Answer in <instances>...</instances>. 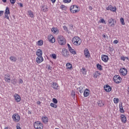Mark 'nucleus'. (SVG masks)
<instances>
[{
	"label": "nucleus",
	"instance_id": "49",
	"mask_svg": "<svg viewBox=\"0 0 129 129\" xmlns=\"http://www.w3.org/2000/svg\"><path fill=\"white\" fill-rule=\"evenodd\" d=\"M53 37V35L48 36V39L50 41V40L52 39V38Z\"/></svg>",
	"mask_w": 129,
	"mask_h": 129
},
{
	"label": "nucleus",
	"instance_id": "33",
	"mask_svg": "<svg viewBox=\"0 0 129 129\" xmlns=\"http://www.w3.org/2000/svg\"><path fill=\"white\" fill-rule=\"evenodd\" d=\"M60 9H61V10L65 11L67 9V7H66V6H65L64 5H61L60 6Z\"/></svg>",
	"mask_w": 129,
	"mask_h": 129
},
{
	"label": "nucleus",
	"instance_id": "35",
	"mask_svg": "<svg viewBox=\"0 0 129 129\" xmlns=\"http://www.w3.org/2000/svg\"><path fill=\"white\" fill-rule=\"evenodd\" d=\"M11 81L13 85H16V84H17V79H13L11 80Z\"/></svg>",
	"mask_w": 129,
	"mask_h": 129
},
{
	"label": "nucleus",
	"instance_id": "38",
	"mask_svg": "<svg viewBox=\"0 0 129 129\" xmlns=\"http://www.w3.org/2000/svg\"><path fill=\"white\" fill-rule=\"evenodd\" d=\"M52 101L55 104H57V103H58V100L55 98L52 99Z\"/></svg>",
	"mask_w": 129,
	"mask_h": 129
},
{
	"label": "nucleus",
	"instance_id": "22",
	"mask_svg": "<svg viewBox=\"0 0 129 129\" xmlns=\"http://www.w3.org/2000/svg\"><path fill=\"white\" fill-rule=\"evenodd\" d=\"M41 120H42L44 123H47L48 122V119L47 116H44L42 117Z\"/></svg>",
	"mask_w": 129,
	"mask_h": 129
},
{
	"label": "nucleus",
	"instance_id": "37",
	"mask_svg": "<svg viewBox=\"0 0 129 129\" xmlns=\"http://www.w3.org/2000/svg\"><path fill=\"white\" fill-rule=\"evenodd\" d=\"M120 22L121 23V25H124L125 23H124V19L123 18H121L120 19Z\"/></svg>",
	"mask_w": 129,
	"mask_h": 129
},
{
	"label": "nucleus",
	"instance_id": "11",
	"mask_svg": "<svg viewBox=\"0 0 129 129\" xmlns=\"http://www.w3.org/2000/svg\"><path fill=\"white\" fill-rule=\"evenodd\" d=\"M106 10L107 11H111V12L115 13V12H116V7H113L111 5H109L106 8Z\"/></svg>",
	"mask_w": 129,
	"mask_h": 129
},
{
	"label": "nucleus",
	"instance_id": "27",
	"mask_svg": "<svg viewBox=\"0 0 129 129\" xmlns=\"http://www.w3.org/2000/svg\"><path fill=\"white\" fill-rule=\"evenodd\" d=\"M37 44L38 46H43V44H44V41H43V40H39L37 42Z\"/></svg>",
	"mask_w": 129,
	"mask_h": 129
},
{
	"label": "nucleus",
	"instance_id": "53",
	"mask_svg": "<svg viewBox=\"0 0 129 129\" xmlns=\"http://www.w3.org/2000/svg\"><path fill=\"white\" fill-rule=\"evenodd\" d=\"M63 29H64L65 31H68V28H67V26H63Z\"/></svg>",
	"mask_w": 129,
	"mask_h": 129
},
{
	"label": "nucleus",
	"instance_id": "14",
	"mask_svg": "<svg viewBox=\"0 0 129 129\" xmlns=\"http://www.w3.org/2000/svg\"><path fill=\"white\" fill-rule=\"evenodd\" d=\"M36 61L37 63L40 64V63H42V62L44 61V58H43V56H39L36 58Z\"/></svg>",
	"mask_w": 129,
	"mask_h": 129
},
{
	"label": "nucleus",
	"instance_id": "64",
	"mask_svg": "<svg viewBox=\"0 0 129 129\" xmlns=\"http://www.w3.org/2000/svg\"><path fill=\"white\" fill-rule=\"evenodd\" d=\"M127 91L129 93V85L128 86Z\"/></svg>",
	"mask_w": 129,
	"mask_h": 129
},
{
	"label": "nucleus",
	"instance_id": "52",
	"mask_svg": "<svg viewBox=\"0 0 129 129\" xmlns=\"http://www.w3.org/2000/svg\"><path fill=\"white\" fill-rule=\"evenodd\" d=\"M23 80L22 79H20L19 80V83L22 84L23 83Z\"/></svg>",
	"mask_w": 129,
	"mask_h": 129
},
{
	"label": "nucleus",
	"instance_id": "36",
	"mask_svg": "<svg viewBox=\"0 0 129 129\" xmlns=\"http://www.w3.org/2000/svg\"><path fill=\"white\" fill-rule=\"evenodd\" d=\"M114 103H118V102L119 101V99L118 98H114L113 99Z\"/></svg>",
	"mask_w": 129,
	"mask_h": 129
},
{
	"label": "nucleus",
	"instance_id": "23",
	"mask_svg": "<svg viewBox=\"0 0 129 129\" xmlns=\"http://www.w3.org/2000/svg\"><path fill=\"white\" fill-rule=\"evenodd\" d=\"M97 104L98 106H100V107H102L103 106H104V102H103L102 100L98 101Z\"/></svg>",
	"mask_w": 129,
	"mask_h": 129
},
{
	"label": "nucleus",
	"instance_id": "16",
	"mask_svg": "<svg viewBox=\"0 0 129 129\" xmlns=\"http://www.w3.org/2000/svg\"><path fill=\"white\" fill-rule=\"evenodd\" d=\"M101 59H102V61H103L104 62H106L108 61V59H109V58L108 57V55H103L101 56Z\"/></svg>",
	"mask_w": 129,
	"mask_h": 129
},
{
	"label": "nucleus",
	"instance_id": "39",
	"mask_svg": "<svg viewBox=\"0 0 129 129\" xmlns=\"http://www.w3.org/2000/svg\"><path fill=\"white\" fill-rule=\"evenodd\" d=\"M4 80H5L6 82H8V83H10V82H11V78L4 79Z\"/></svg>",
	"mask_w": 129,
	"mask_h": 129
},
{
	"label": "nucleus",
	"instance_id": "58",
	"mask_svg": "<svg viewBox=\"0 0 129 129\" xmlns=\"http://www.w3.org/2000/svg\"><path fill=\"white\" fill-rule=\"evenodd\" d=\"M19 6L20 7V8H23V7H24V6L23 5V4L22 3L19 4Z\"/></svg>",
	"mask_w": 129,
	"mask_h": 129
},
{
	"label": "nucleus",
	"instance_id": "32",
	"mask_svg": "<svg viewBox=\"0 0 129 129\" xmlns=\"http://www.w3.org/2000/svg\"><path fill=\"white\" fill-rule=\"evenodd\" d=\"M75 91H74V90H72L71 92V96H72L74 99H75Z\"/></svg>",
	"mask_w": 129,
	"mask_h": 129
},
{
	"label": "nucleus",
	"instance_id": "29",
	"mask_svg": "<svg viewBox=\"0 0 129 129\" xmlns=\"http://www.w3.org/2000/svg\"><path fill=\"white\" fill-rule=\"evenodd\" d=\"M29 16L30 17V18H34V13L32 11H29L28 12Z\"/></svg>",
	"mask_w": 129,
	"mask_h": 129
},
{
	"label": "nucleus",
	"instance_id": "7",
	"mask_svg": "<svg viewBox=\"0 0 129 129\" xmlns=\"http://www.w3.org/2000/svg\"><path fill=\"white\" fill-rule=\"evenodd\" d=\"M69 51L66 49V48H62V51H61V54L63 57H66L67 58V57H69L70 56V54H69Z\"/></svg>",
	"mask_w": 129,
	"mask_h": 129
},
{
	"label": "nucleus",
	"instance_id": "6",
	"mask_svg": "<svg viewBox=\"0 0 129 129\" xmlns=\"http://www.w3.org/2000/svg\"><path fill=\"white\" fill-rule=\"evenodd\" d=\"M108 24L109 27H113L115 26V24H116V21L113 18H110L108 21Z\"/></svg>",
	"mask_w": 129,
	"mask_h": 129
},
{
	"label": "nucleus",
	"instance_id": "20",
	"mask_svg": "<svg viewBox=\"0 0 129 129\" xmlns=\"http://www.w3.org/2000/svg\"><path fill=\"white\" fill-rule=\"evenodd\" d=\"M52 87L53 89L57 90L58 87H59V85L56 82H53Z\"/></svg>",
	"mask_w": 129,
	"mask_h": 129
},
{
	"label": "nucleus",
	"instance_id": "61",
	"mask_svg": "<svg viewBox=\"0 0 129 129\" xmlns=\"http://www.w3.org/2000/svg\"><path fill=\"white\" fill-rule=\"evenodd\" d=\"M89 10H90V11H92V10H93V8H92V7L89 6Z\"/></svg>",
	"mask_w": 129,
	"mask_h": 129
},
{
	"label": "nucleus",
	"instance_id": "50",
	"mask_svg": "<svg viewBox=\"0 0 129 129\" xmlns=\"http://www.w3.org/2000/svg\"><path fill=\"white\" fill-rule=\"evenodd\" d=\"M5 18L6 19H7V20H10V18L9 17V14H5Z\"/></svg>",
	"mask_w": 129,
	"mask_h": 129
},
{
	"label": "nucleus",
	"instance_id": "2",
	"mask_svg": "<svg viewBox=\"0 0 129 129\" xmlns=\"http://www.w3.org/2000/svg\"><path fill=\"white\" fill-rule=\"evenodd\" d=\"M34 127L35 129H43L44 128V125L41 122L37 121L34 122Z\"/></svg>",
	"mask_w": 129,
	"mask_h": 129
},
{
	"label": "nucleus",
	"instance_id": "3",
	"mask_svg": "<svg viewBox=\"0 0 129 129\" xmlns=\"http://www.w3.org/2000/svg\"><path fill=\"white\" fill-rule=\"evenodd\" d=\"M70 11L72 14H76V13H78L79 12V10H78V6L77 5H73L71 6Z\"/></svg>",
	"mask_w": 129,
	"mask_h": 129
},
{
	"label": "nucleus",
	"instance_id": "31",
	"mask_svg": "<svg viewBox=\"0 0 129 129\" xmlns=\"http://www.w3.org/2000/svg\"><path fill=\"white\" fill-rule=\"evenodd\" d=\"M81 72L84 75H86V69L83 68L81 70Z\"/></svg>",
	"mask_w": 129,
	"mask_h": 129
},
{
	"label": "nucleus",
	"instance_id": "17",
	"mask_svg": "<svg viewBox=\"0 0 129 129\" xmlns=\"http://www.w3.org/2000/svg\"><path fill=\"white\" fill-rule=\"evenodd\" d=\"M90 93V91H89L88 89H86L85 91L84 92V97H87V96H89Z\"/></svg>",
	"mask_w": 129,
	"mask_h": 129
},
{
	"label": "nucleus",
	"instance_id": "12",
	"mask_svg": "<svg viewBox=\"0 0 129 129\" xmlns=\"http://www.w3.org/2000/svg\"><path fill=\"white\" fill-rule=\"evenodd\" d=\"M104 90L106 91V92H110V91L111 90L112 88L109 85H105L104 86Z\"/></svg>",
	"mask_w": 129,
	"mask_h": 129
},
{
	"label": "nucleus",
	"instance_id": "24",
	"mask_svg": "<svg viewBox=\"0 0 129 129\" xmlns=\"http://www.w3.org/2000/svg\"><path fill=\"white\" fill-rule=\"evenodd\" d=\"M51 32L54 34H56L59 33V30H58L57 28L52 27L51 28Z\"/></svg>",
	"mask_w": 129,
	"mask_h": 129
},
{
	"label": "nucleus",
	"instance_id": "15",
	"mask_svg": "<svg viewBox=\"0 0 129 129\" xmlns=\"http://www.w3.org/2000/svg\"><path fill=\"white\" fill-rule=\"evenodd\" d=\"M14 96L16 102H20L21 101V96L18 94H15Z\"/></svg>",
	"mask_w": 129,
	"mask_h": 129
},
{
	"label": "nucleus",
	"instance_id": "47",
	"mask_svg": "<svg viewBox=\"0 0 129 129\" xmlns=\"http://www.w3.org/2000/svg\"><path fill=\"white\" fill-rule=\"evenodd\" d=\"M10 1L12 5H15V3H16V0H10Z\"/></svg>",
	"mask_w": 129,
	"mask_h": 129
},
{
	"label": "nucleus",
	"instance_id": "48",
	"mask_svg": "<svg viewBox=\"0 0 129 129\" xmlns=\"http://www.w3.org/2000/svg\"><path fill=\"white\" fill-rule=\"evenodd\" d=\"M100 23H102L103 24H106V23H105V20H104V19H103L100 20Z\"/></svg>",
	"mask_w": 129,
	"mask_h": 129
},
{
	"label": "nucleus",
	"instance_id": "63",
	"mask_svg": "<svg viewBox=\"0 0 129 129\" xmlns=\"http://www.w3.org/2000/svg\"><path fill=\"white\" fill-rule=\"evenodd\" d=\"M17 129H22L20 126H17Z\"/></svg>",
	"mask_w": 129,
	"mask_h": 129
},
{
	"label": "nucleus",
	"instance_id": "40",
	"mask_svg": "<svg viewBox=\"0 0 129 129\" xmlns=\"http://www.w3.org/2000/svg\"><path fill=\"white\" fill-rule=\"evenodd\" d=\"M79 91L81 94V93H83V88H82V87H80L79 88Z\"/></svg>",
	"mask_w": 129,
	"mask_h": 129
},
{
	"label": "nucleus",
	"instance_id": "4",
	"mask_svg": "<svg viewBox=\"0 0 129 129\" xmlns=\"http://www.w3.org/2000/svg\"><path fill=\"white\" fill-rule=\"evenodd\" d=\"M57 41L59 45H65L66 44V40L63 36H59L57 38Z\"/></svg>",
	"mask_w": 129,
	"mask_h": 129
},
{
	"label": "nucleus",
	"instance_id": "51",
	"mask_svg": "<svg viewBox=\"0 0 129 129\" xmlns=\"http://www.w3.org/2000/svg\"><path fill=\"white\" fill-rule=\"evenodd\" d=\"M121 60H122V61H125V56H121Z\"/></svg>",
	"mask_w": 129,
	"mask_h": 129
},
{
	"label": "nucleus",
	"instance_id": "60",
	"mask_svg": "<svg viewBox=\"0 0 129 129\" xmlns=\"http://www.w3.org/2000/svg\"><path fill=\"white\" fill-rule=\"evenodd\" d=\"M51 1L52 4H55V3L56 2V0H51Z\"/></svg>",
	"mask_w": 129,
	"mask_h": 129
},
{
	"label": "nucleus",
	"instance_id": "9",
	"mask_svg": "<svg viewBox=\"0 0 129 129\" xmlns=\"http://www.w3.org/2000/svg\"><path fill=\"white\" fill-rule=\"evenodd\" d=\"M119 73L122 76H125L127 74V70L125 68H121L119 70Z\"/></svg>",
	"mask_w": 129,
	"mask_h": 129
},
{
	"label": "nucleus",
	"instance_id": "21",
	"mask_svg": "<svg viewBox=\"0 0 129 129\" xmlns=\"http://www.w3.org/2000/svg\"><path fill=\"white\" fill-rule=\"evenodd\" d=\"M119 108L121 113H124V110L123 109V107L122 106V103L119 104Z\"/></svg>",
	"mask_w": 129,
	"mask_h": 129
},
{
	"label": "nucleus",
	"instance_id": "25",
	"mask_svg": "<svg viewBox=\"0 0 129 129\" xmlns=\"http://www.w3.org/2000/svg\"><path fill=\"white\" fill-rule=\"evenodd\" d=\"M10 59L11 60V61H12V62H16L17 57L16 56H11L10 57Z\"/></svg>",
	"mask_w": 129,
	"mask_h": 129
},
{
	"label": "nucleus",
	"instance_id": "5",
	"mask_svg": "<svg viewBox=\"0 0 129 129\" xmlns=\"http://www.w3.org/2000/svg\"><path fill=\"white\" fill-rule=\"evenodd\" d=\"M113 80L114 82H115V83L119 84V83H120L121 82V80H122V79H121V77H120L119 76L115 75L113 78Z\"/></svg>",
	"mask_w": 129,
	"mask_h": 129
},
{
	"label": "nucleus",
	"instance_id": "1",
	"mask_svg": "<svg viewBox=\"0 0 129 129\" xmlns=\"http://www.w3.org/2000/svg\"><path fill=\"white\" fill-rule=\"evenodd\" d=\"M72 42L75 46H79L82 43V40L78 36H75L72 39Z\"/></svg>",
	"mask_w": 129,
	"mask_h": 129
},
{
	"label": "nucleus",
	"instance_id": "34",
	"mask_svg": "<svg viewBox=\"0 0 129 129\" xmlns=\"http://www.w3.org/2000/svg\"><path fill=\"white\" fill-rule=\"evenodd\" d=\"M50 106H51V107H53V108H57V106L56 104H54L53 103H51L50 104Z\"/></svg>",
	"mask_w": 129,
	"mask_h": 129
},
{
	"label": "nucleus",
	"instance_id": "10",
	"mask_svg": "<svg viewBox=\"0 0 129 129\" xmlns=\"http://www.w3.org/2000/svg\"><path fill=\"white\" fill-rule=\"evenodd\" d=\"M67 46L68 47L69 51H70V53H72L73 55L76 54V51H75L72 47H71V46L69 43L67 44Z\"/></svg>",
	"mask_w": 129,
	"mask_h": 129
},
{
	"label": "nucleus",
	"instance_id": "45",
	"mask_svg": "<svg viewBox=\"0 0 129 129\" xmlns=\"http://www.w3.org/2000/svg\"><path fill=\"white\" fill-rule=\"evenodd\" d=\"M49 42H50V43H55V38H54V37L50 39Z\"/></svg>",
	"mask_w": 129,
	"mask_h": 129
},
{
	"label": "nucleus",
	"instance_id": "44",
	"mask_svg": "<svg viewBox=\"0 0 129 129\" xmlns=\"http://www.w3.org/2000/svg\"><path fill=\"white\" fill-rule=\"evenodd\" d=\"M43 12H44L45 13H46V12H48V8H47L46 6H45L44 9H43Z\"/></svg>",
	"mask_w": 129,
	"mask_h": 129
},
{
	"label": "nucleus",
	"instance_id": "28",
	"mask_svg": "<svg viewBox=\"0 0 129 129\" xmlns=\"http://www.w3.org/2000/svg\"><path fill=\"white\" fill-rule=\"evenodd\" d=\"M5 14L6 15H10V14H11V12H10V8H9V7L6 8Z\"/></svg>",
	"mask_w": 129,
	"mask_h": 129
},
{
	"label": "nucleus",
	"instance_id": "26",
	"mask_svg": "<svg viewBox=\"0 0 129 129\" xmlns=\"http://www.w3.org/2000/svg\"><path fill=\"white\" fill-rule=\"evenodd\" d=\"M66 66H67V69H70V70L72 69V64L68 62L66 64Z\"/></svg>",
	"mask_w": 129,
	"mask_h": 129
},
{
	"label": "nucleus",
	"instance_id": "55",
	"mask_svg": "<svg viewBox=\"0 0 129 129\" xmlns=\"http://www.w3.org/2000/svg\"><path fill=\"white\" fill-rule=\"evenodd\" d=\"M118 41L117 40H115L113 41L114 44H118Z\"/></svg>",
	"mask_w": 129,
	"mask_h": 129
},
{
	"label": "nucleus",
	"instance_id": "8",
	"mask_svg": "<svg viewBox=\"0 0 129 129\" xmlns=\"http://www.w3.org/2000/svg\"><path fill=\"white\" fill-rule=\"evenodd\" d=\"M12 118L13 119V121H15L16 122L20 121V119H21L20 115L17 113L14 114L13 115Z\"/></svg>",
	"mask_w": 129,
	"mask_h": 129
},
{
	"label": "nucleus",
	"instance_id": "42",
	"mask_svg": "<svg viewBox=\"0 0 129 129\" xmlns=\"http://www.w3.org/2000/svg\"><path fill=\"white\" fill-rule=\"evenodd\" d=\"M51 57H52V58H53V59H57V55H56L55 54L53 53L51 55Z\"/></svg>",
	"mask_w": 129,
	"mask_h": 129
},
{
	"label": "nucleus",
	"instance_id": "62",
	"mask_svg": "<svg viewBox=\"0 0 129 129\" xmlns=\"http://www.w3.org/2000/svg\"><path fill=\"white\" fill-rule=\"evenodd\" d=\"M28 114H32V111L29 110L28 111Z\"/></svg>",
	"mask_w": 129,
	"mask_h": 129
},
{
	"label": "nucleus",
	"instance_id": "54",
	"mask_svg": "<svg viewBox=\"0 0 129 129\" xmlns=\"http://www.w3.org/2000/svg\"><path fill=\"white\" fill-rule=\"evenodd\" d=\"M3 15H4V11H0V17H1V16H3Z\"/></svg>",
	"mask_w": 129,
	"mask_h": 129
},
{
	"label": "nucleus",
	"instance_id": "30",
	"mask_svg": "<svg viewBox=\"0 0 129 129\" xmlns=\"http://www.w3.org/2000/svg\"><path fill=\"white\" fill-rule=\"evenodd\" d=\"M97 68L98 70L101 71V70H102V66H101V64L98 63L97 64Z\"/></svg>",
	"mask_w": 129,
	"mask_h": 129
},
{
	"label": "nucleus",
	"instance_id": "59",
	"mask_svg": "<svg viewBox=\"0 0 129 129\" xmlns=\"http://www.w3.org/2000/svg\"><path fill=\"white\" fill-rule=\"evenodd\" d=\"M37 104H38V105H40V104H41V101H38L37 102Z\"/></svg>",
	"mask_w": 129,
	"mask_h": 129
},
{
	"label": "nucleus",
	"instance_id": "56",
	"mask_svg": "<svg viewBox=\"0 0 129 129\" xmlns=\"http://www.w3.org/2000/svg\"><path fill=\"white\" fill-rule=\"evenodd\" d=\"M46 7L45 5H42L41 6V10L43 11V10H44V8Z\"/></svg>",
	"mask_w": 129,
	"mask_h": 129
},
{
	"label": "nucleus",
	"instance_id": "13",
	"mask_svg": "<svg viewBox=\"0 0 129 129\" xmlns=\"http://www.w3.org/2000/svg\"><path fill=\"white\" fill-rule=\"evenodd\" d=\"M84 53L86 58H89V57H90V52H89L88 49L85 48L84 49Z\"/></svg>",
	"mask_w": 129,
	"mask_h": 129
},
{
	"label": "nucleus",
	"instance_id": "41",
	"mask_svg": "<svg viewBox=\"0 0 129 129\" xmlns=\"http://www.w3.org/2000/svg\"><path fill=\"white\" fill-rule=\"evenodd\" d=\"M63 3H65V4H69V3H71V0H63Z\"/></svg>",
	"mask_w": 129,
	"mask_h": 129
},
{
	"label": "nucleus",
	"instance_id": "57",
	"mask_svg": "<svg viewBox=\"0 0 129 129\" xmlns=\"http://www.w3.org/2000/svg\"><path fill=\"white\" fill-rule=\"evenodd\" d=\"M46 7L45 5H42L41 6V10L43 11V10H44V8Z\"/></svg>",
	"mask_w": 129,
	"mask_h": 129
},
{
	"label": "nucleus",
	"instance_id": "18",
	"mask_svg": "<svg viewBox=\"0 0 129 129\" xmlns=\"http://www.w3.org/2000/svg\"><path fill=\"white\" fill-rule=\"evenodd\" d=\"M120 117L121 121L124 122V123H125V122H126V117H125L124 115L121 114Z\"/></svg>",
	"mask_w": 129,
	"mask_h": 129
},
{
	"label": "nucleus",
	"instance_id": "46",
	"mask_svg": "<svg viewBox=\"0 0 129 129\" xmlns=\"http://www.w3.org/2000/svg\"><path fill=\"white\" fill-rule=\"evenodd\" d=\"M94 75V77H95V78H97V77H98V74H97V73H95L94 74H93Z\"/></svg>",
	"mask_w": 129,
	"mask_h": 129
},
{
	"label": "nucleus",
	"instance_id": "19",
	"mask_svg": "<svg viewBox=\"0 0 129 129\" xmlns=\"http://www.w3.org/2000/svg\"><path fill=\"white\" fill-rule=\"evenodd\" d=\"M36 55L38 56H42L43 55V51L41 49H37V51L36 52Z\"/></svg>",
	"mask_w": 129,
	"mask_h": 129
},
{
	"label": "nucleus",
	"instance_id": "43",
	"mask_svg": "<svg viewBox=\"0 0 129 129\" xmlns=\"http://www.w3.org/2000/svg\"><path fill=\"white\" fill-rule=\"evenodd\" d=\"M11 78V76H10V75L9 74H7L5 75L4 79H6V78Z\"/></svg>",
	"mask_w": 129,
	"mask_h": 129
}]
</instances>
